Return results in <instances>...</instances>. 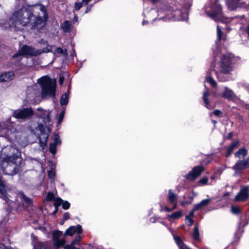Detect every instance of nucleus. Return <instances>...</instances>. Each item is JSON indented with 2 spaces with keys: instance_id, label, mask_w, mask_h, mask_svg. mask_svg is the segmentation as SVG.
Segmentation results:
<instances>
[{
  "instance_id": "1",
  "label": "nucleus",
  "mask_w": 249,
  "mask_h": 249,
  "mask_svg": "<svg viewBox=\"0 0 249 249\" xmlns=\"http://www.w3.org/2000/svg\"><path fill=\"white\" fill-rule=\"evenodd\" d=\"M48 18L46 7L41 4L31 6L29 10L21 9L13 12L9 20L10 26L21 30L31 23L32 29H42Z\"/></svg>"
},
{
  "instance_id": "2",
  "label": "nucleus",
  "mask_w": 249,
  "mask_h": 249,
  "mask_svg": "<svg viewBox=\"0 0 249 249\" xmlns=\"http://www.w3.org/2000/svg\"><path fill=\"white\" fill-rule=\"evenodd\" d=\"M16 150L13 146H7L0 155L1 169L6 175L13 176L18 172L16 160L18 159Z\"/></svg>"
},
{
  "instance_id": "3",
  "label": "nucleus",
  "mask_w": 249,
  "mask_h": 249,
  "mask_svg": "<svg viewBox=\"0 0 249 249\" xmlns=\"http://www.w3.org/2000/svg\"><path fill=\"white\" fill-rule=\"evenodd\" d=\"M38 83L42 88L41 95L43 98L48 96H55V80L50 79L48 76H43L38 80Z\"/></svg>"
},
{
  "instance_id": "4",
  "label": "nucleus",
  "mask_w": 249,
  "mask_h": 249,
  "mask_svg": "<svg viewBox=\"0 0 249 249\" xmlns=\"http://www.w3.org/2000/svg\"><path fill=\"white\" fill-rule=\"evenodd\" d=\"M231 56L230 54H224L222 56L220 69L216 71L218 79L221 81H225L226 80L225 77H223L222 74L228 73L231 70Z\"/></svg>"
},
{
  "instance_id": "5",
  "label": "nucleus",
  "mask_w": 249,
  "mask_h": 249,
  "mask_svg": "<svg viewBox=\"0 0 249 249\" xmlns=\"http://www.w3.org/2000/svg\"><path fill=\"white\" fill-rule=\"evenodd\" d=\"M206 12L209 17L216 22L226 23L228 21V19L223 16L221 5L217 2L212 5L210 12L206 10Z\"/></svg>"
},
{
  "instance_id": "6",
  "label": "nucleus",
  "mask_w": 249,
  "mask_h": 249,
  "mask_svg": "<svg viewBox=\"0 0 249 249\" xmlns=\"http://www.w3.org/2000/svg\"><path fill=\"white\" fill-rule=\"evenodd\" d=\"M29 129L31 131V132L35 134H36L38 132H40L41 133H43L44 126L43 124H38L34 121H31L29 124ZM43 141L41 140V138L40 137L39 138V140L40 142V145L43 147L44 146H46V142L48 141V135L45 134H42Z\"/></svg>"
},
{
  "instance_id": "7",
  "label": "nucleus",
  "mask_w": 249,
  "mask_h": 249,
  "mask_svg": "<svg viewBox=\"0 0 249 249\" xmlns=\"http://www.w3.org/2000/svg\"><path fill=\"white\" fill-rule=\"evenodd\" d=\"M34 114L32 108L28 107L14 110L13 116L16 119L27 120L31 118Z\"/></svg>"
},
{
  "instance_id": "8",
  "label": "nucleus",
  "mask_w": 249,
  "mask_h": 249,
  "mask_svg": "<svg viewBox=\"0 0 249 249\" xmlns=\"http://www.w3.org/2000/svg\"><path fill=\"white\" fill-rule=\"evenodd\" d=\"M41 53V51L40 50H36L34 48L24 45L21 48L18 53L13 55V57H16L22 55L36 56Z\"/></svg>"
},
{
  "instance_id": "9",
  "label": "nucleus",
  "mask_w": 249,
  "mask_h": 249,
  "mask_svg": "<svg viewBox=\"0 0 249 249\" xmlns=\"http://www.w3.org/2000/svg\"><path fill=\"white\" fill-rule=\"evenodd\" d=\"M249 0H226V4L230 10H235L238 8L245 7Z\"/></svg>"
},
{
  "instance_id": "10",
  "label": "nucleus",
  "mask_w": 249,
  "mask_h": 249,
  "mask_svg": "<svg viewBox=\"0 0 249 249\" xmlns=\"http://www.w3.org/2000/svg\"><path fill=\"white\" fill-rule=\"evenodd\" d=\"M51 111L49 110H44L41 107L37 108V112L36 113V116L42 119L44 123H49L51 121L50 117Z\"/></svg>"
},
{
  "instance_id": "11",
  "label": "nucleus",
  "mask_w": 249,
  "mask_h": 249,
  "mask_svg": "<svg viewBox=\"0 0 249 249\" xmlns=\"http://www.w3.org/2000/svg\"><path fill=\"white\" fill-rule=\"evenodd\" d=\"M249 196V186H245L241 188L239 193L235 196L236 201H244Z\"/></svg>"
},
{
  "instance_id": "12",
  "label": "nucleus",
  "mask_w": 249,
  "mask_h": 249,
  "mask_svg": "<svg viewBox=\"0 0 249 249\" xmlns=\"http://www.w3.org/2000/svg\"><path fill=\"white\" fill-rule=\"evenodd\" d=\"M204 168L201 166L195 167L186 176V178L190 180H194L203 171Z\"/></svg>"
},
{
  "instance_id": "13",
  "label": "nucleus",
  "mask_w": 249,
  "mask_h": 249,
  "mask_svg": "<svg viewBox=\"0 0 249 249\" xmlns=\"http://www.w3.org/2000/svg\"><path fill=\"white\" fill-rule=\"evenodd\" d=\"M173 17L176 20H184L188 18L187 11L186 9L182 10L177 9L173 13Z\"/></svg>"
},
{
  "instance_id": "14",
  "label": "nucleus",
  "mask_w": 249,
  "mask_h": 249,
  "mask_svg": "<svg viewBox=\"0 0 249 249\" xmlns=\"http://www.w3.org/2000/svg\"><path fill=\"white\" fill-rule=\"evenodd\" d=\"M248 165L249 163L248 160H239L232 167V169L235 171V175H238L240 170L247 168Z\"/></svg>"
},
{
  "instance_id": "15",
  "label": "nucleus",
  "mask_w": 249,
  "mask_h": 249,
  "mask_svg": "<svg viewBox=\"0 0 249 249\" xmlns=\"http://www.w3.org/2000/svg\"><path fill=\"white\" fill-rule=\"evenodd\" d=\"M82 232V227L80 225L76 226H71L68 228L65 232V235L72 236L73 234L77 233L80 234Z\"/></svg>"
},
{
  "instance_id": "16",
  "label": "nucleus",
  "mask_w": 249,
  "mask_h": 249,
  "mask_svg": "<svg viewBox=\"0 0 249 249\" xmlns=\"http://www.w3.org/2000/svg\"><path fill=\"white\" fill-rule=\"evenodd\" d=\"M61 141L59 139V136L58 134H55L54 138V142L50 145L49 150L53 154H55L56 151V146L57 144H59Z\"/></svg>"
},
{
  "instance_id": "17",
  "label": "nucleus",
  "mask_w": 249,
  "mask_h": 249,
  "mask_svg": "<svg viewBox=\"0 0 249 249\" xmlns=\"http://www.w3.org/2000/svg\"><path fill=\"white\" fill-rule=\"evenodd\" d=\"M14 73L12 71L5 72L0 75V82H5L9 81L13 79Z\"/></svg>"
},
{
  "instance_id": "18",
  "label": "nucleus",
  "mask_w": 249,
  "mask_h": 249,
  "mask_svg": "<svg viewBox=\"0 0 249 249\" xmlns=\"http://www.w3.org/2000/svg\"><path fill=\"white\" fill-rule=\"evenodd\" d=\"M222 97L231 101L234 100L236 98L233 92L227 87L225 88V91L222 94Z\"/></svg>"
},
{
  "instance_id": "19",
  "label": "nucleus",
  "mask_w": 249,
  "mask_h": 249,
  "mask_svg": "<svg viewBox=\"0 0 249 249\" xmlns=\"http://www.w3.org/2000/svg\"><path fill=\"white\" fill-rule=\"evenodd\" d=\"M211 201V199L202 200L200 203L195 205L194 211H198L208 206Z\"/></svg>"
},
{
  "instance_id": "20",
  "label": "nucleus",
  "mask_w": 249,
  "mask_h": 249,
  "mask_svg": "<svg viewBox=\"0 0 249 249\" xmlns=\"http://www.w3.org/2000/svg\"><path fill=\"white\" fill-rule=\"evenodd\" d=\"M0 197L3 199L6 200L8 198L7 194L6 192V188L4 185V182L1 180V177H0Z\"/></svg>"
},
{
  "instance_id": "21",
  "label": "nucleus",
  "mask_w": 249,
  "mask_h": 249,
  "mask_svg": "<svg viewBox=\"0 0 249 249\" xmlns=\"http://www.w3.org/2000/svg\"><path fill=\"white\" fill-rule=\"evenodd\" d=\"M174 238L179 249H191L184 244L181 239L178 236L174 235Z\"/></svg>"
},
{
  "instance_id": "22",
  "label": "nucleus",
  "mask_w": 249,
  "mask_h": 249,
  "mask_svg": "<svg viewBox=\"0 0 249 249\" xmlns=\"http://www.w3.org/2000/svg\"><path fill=\"white\" fill-rule=\"evenodd\" d=\"M238 145L239 142L238 141L231 143L227 149L226 156L227 157H229L231 154V153H232L233 150L238 146Z\"/></svg>"
},
{
  "instance_id": "23",
  "label": "nucleus",
  "mask_w": 249,
  "mask_h": 249,
  "mask_svg": "<svg viewBox=\"0 0 249 249\" xmlns=\"http://www.w3.org/2000/svg\"><path fill=\"white\" fill-rule=\"evenodd\" d=\"M168 198L171 203H174L178 199V195L170 189L168 191Z\"/></svg>"
},
{
  "instance_id": "24",
  "label": "nucleus",
  "mask_w": 249,
  "mask_h": 249,
  "mask_svg": "<svg viewBox=\"0 0 249 249\" xmlns=\"http://www.w3.org/2000/svg\"><path fill=\"white\" fill-rule=\"evenodd\" d=\"M247 155V150L245 148L240 149L235 153V157L239 159L244 158Z\"/></svg>"
},
{
  "instance_id": "25",
  "label": "nucleus",
  "mask_w": 249,
  "mask_h": 249,
  "mask_svg": "<svg viewBox=\"0 0 249 249\" xmlns=\"http://www.w3.org/2000/svg\"><path fill=\"white\" fill-rule=\"evenodd\" d=\"M182 215L180 211L176 212L171 214L167 215L168 219L170 220L171 219H177L180 218Z\"/></svg>"
},
{
  "instance_id": "26",
  "label": "nucleus",
  "mask_w": 249,
  "mask_h": 249,
  "mask_svg": "<svg viewBox=\"0 0 249 249\" xmlns=\"http://www.w3.org/2000/svg\"><path fill=\"white\" fill-rule=\"evenodd\" d=\"M62 28L65 32H70L71 27V22L65 21L61 25Z\"/></svg>"
},
{
  "instance_id": "27",
  "label": "nucleus",
  "mask_w": 249,
  "mask_h": 249,
  "mask_svg": "<svg viewBox=\"0 0 249 249\" xmlns=\"http://www.w3.org/2000/svg\"><path fill=\"white\" fill-rule=\"evenodd\" d=\"M209 95V90H208V89H207L203 92V100L204 101V102L205 104L206 107L208 108H209V100L208 99V96Z\"/></svg>"
},
{
  "instance_id": "28",
  "label": "nucleus",
  "mask_w": 249,
  "mask_h": 249,
  "mask_svg": "<svg viewBox=\"0 0 249 249\" xmlns=\"http://www.w3.org/2000/svg\"><path fill=\"white\" fill-rule=\"evenodd\" d=\"M69 101V94L68 93L63 94L60 100V104L61 105H66Z\"/></svg>"
},
{
  "instance_id": "29",
  "label": "nucleus",
  "mask_w": 249,
  "mask_h": 249,
  "mask_svg": "<svg viewBox=\"0 0 249 249\" xmlns=\"http://www.w3.org/2000/svg\"><path fill=\"white\" fill-rule=\"evenodd\" d=\"M54 244L55 246H56L58 248L63 246L65 243V240L63 239H60L59 238H57L56 239L53 240Z\"/></svg>"
},
{
  "instance_id": "30",
  "label": "nucleus",
  "mask_w": 249,
  "mask_h": 249,
  "mask_svg": "<svg viewBox=\"0 0 249 249\" xmlns=\"http://www.w3.org/2000/svg\"><path fill=\"white\" fill-rule=\"evenodd\" d=\"M193 238L195 240H198L199 239V233L198 230V227L197 226H196L193 232Z\"/></svg>"
},
{
  "instance_id": "31",
  "label": "nucleus",
  "mask_w": 249,
  "mask_h": 249,
  "mask_svg": "<svg viewBox=\"0 0 249 249\" xmlns=\"http://www.w3.org/2000/svg\"><path fill=\"white\" fill-rule=\"evenodd\" d=\"M206 81L211 84L213 86L216 87V82L215 80L210 76H208L206 77Z\"/></svg>"
},
{
  "instance_id": "32",
  "label": "nucleus",
  "mask_w": 249,
  "mask_h": 249,
  "mask_svg": "<svg viewBox=\"0 0 249 249\" xmlns=\"http://www.w3.org/2000/svg\"><path fill=\"white\" fill-rule=\"evenodd\" d=\"M56 52L58 53L62 54L65 56H66L68 55V51L66 49L63 50L62 48L59 47L57 48Z\"/></svg>"
},
{
  "instance_id": "33",
  "label": "nucleus",
  "mask_w": 249,
  "mask_h": 249,
  "mask_svg": "<svg viewBox=\"0 0 249 249\" xmlns=\"http://www.w3.org/2000/svg\"><path fill=\"white\" fill-rule=\"evenodd\" d=\"M223 28V27L220 26L219 24L217 25V39L219 41H220L221 39L222 36V31L221 29Z\"/></svg>"
},
{
  "instance_id": "34",
  "label": "nucleus",
  "mask_w": 249,
  "mask_h": 249,
  "mask_svg": "<svg viewBox=\"0 0 249 249\" xmlns=\"http://www.w3.org/2000/svg\"><path fill=\"white\" fill-rule=\"evenodd\" d=\"M231 211L234 214H238L240 212L241 209L239 207L232 205L231 207Z\"/></svg>"
},
{
  "instance_id": "35",
  "label": "nucleus",
  "mask_w": 249,
  "mask_h": 249,
  "mask_svg": "<svg viewBox=\"0 0 249 249\" xmlns=\"http://www.w3.org/2000/svg\"><path fill=\"white\" fill-rule=\"evenodd\" d=\"M63 202V200L59 197L55 199V201L54 203V206L55 207V208H57L58 207L60 206L61 204L62 205Z\"/></svg>"
},
{
  "instance_id": "36",
  "label": "nucleus",
  "mask_w": 249,
  "mask_h": 249,
  "mask_svg": "<svg viewBox=\"0 0 249 249\" xmlns=\"http://www.w3.org/2000/svg\"><path fill=\"white\" fill-rule=\"evenodd\" d=\"M63 234V232L60 231H56L53 234V240L59 238Z\"/></svg>"
},
{
  "instance_id": "37",
  "label": "nucleus",
  "mask_w": 249,
  "mask_h": 249,
  "mask_svg": "<svg viewBox=\"0 0 249 249\" xmlns=\"http://www.w3.org/2000/svg\"><path fill=\"white\" fill-rule=\"evenodd\" d=\"M47 199L49 201L54 200L55 196L54 194L53 193L49 192L47 194Z\"/></svg>"
},
{
  "instance_id": "38",
  "label": "nucleus",
  "mask_w": 249,
  "mask_h": 249,
  "mask_svg": "<svg viewBox=\"0 0 249 249\" xmlns=\"http://www.w3.org/2000/svg\"><path fill=\"white\" fill-rule=\"evenodd\" d=\"M70 207V203L68 201H63V202L62 203V207L64 209L67 210V209H69Z\"/></svg>"
},
{
  "instance_id": "39",
  "label": "nucleus",
  "mask_w": 249,
  "mask_h": 249,
  "mask_svg": "<svg viewBox=\"0 0 249 249\" xmlns=\"http://www.w3.org/2000/svg\"><path fill=\"white\" fill-rule=\"evenodd\" d=\"M52 49V46H48L46 48H44L42 50H40L41 51V53H48L51 51Z\"/></svg>"
},
{
  "instance_id": "40",
  "label": "nucleus",
  "mask_w": 249,
  "mask_h": 249,
  "mask_svg": "<svg viewBox=\"0 0 249 249\" xmlns=\"http://www.w3.org/2000/svg\"><path fill=\"white\" fill-rule=\"evenodd\" d=\"M81 240V236L77 235L76 236L74 240L71 243L73 244H78Z\"/></svg>"
},
{
  "instance_id": "41",
  "label": "nucleus",
  "mask_w": 249,
  "mask_h": 249,
  "mask_svg": "<svg viewBox=\"0 0 249 249\" xmlns=\"http://www.w3.org/2000/svg\"><path fill=\"white\" fill-rule=\"evenodd\" d=\"M73 245L74 244L72 243L71 245H67L65 247L64 249H79L74 247Z\"/></svg>"
},
{
  "instance_id": "42",
  "label": "nucleus",
  "mask_w": 249,
  "mask_h": 249,
  "mask_svg": "<svg viewBox=\"0 0 249 249\" xmlns=\"http://www.w3.org/2000/svg\"><path fill=\"white\" fill-rule=\"evenodd\" d=\"M208 182V178L204 177L199 180V182L203 185L206 184Z\"/></svg>"
},
{
  "instance_id": "43",
  "label": "nucleus",
  "mask_w": 249,
  "mask_h": 249,
  "mask_svg": "<svg viewBox=\"0 0 249 249\" xmlns=\"http://www.w3.org/2000/svg\"><path fill=\"white\" fill-rule=\"evenodd\" d=\"M83 2H78L75 3V8L77 10H78L80 9V8L83 5Z\"/></svg>"
},
{
  "instance_id": "44",
  "label": "nucleus",
  "mask_w": 249,
  "mask_h": 249,
  "mask_svg": "<svg viewBox=\"0 0 249 249\" xmlns=\"http://www.w3.org/2000/svg\"><path fill=\"white\" fill-rule=\"evenodd\" d=\"M64 115V112H62L59 116L58 123L60 124L61 123L62 120L63 119Z\"/></svg>"
},
{
  "instance_id": "45",
  "label": "nucleus",
  "mask_w": 249,
  "mask_h": 249,
  "mask_svg": "<svg viewBox=\"0 0 249 249\" xmlns=\"http://www.w3.org/2000/svg\"><path fill=\"white\" fill-rule=\"evenodd\" d=\"M48 176L51 178H53L55 176V173L53 171H50L48 172Z\"/></svg>"
},
{
  "instance_id": "46",
  "label": "nucleus",
  "mask_w": 249,
  "mask_h": 249,
  "mask_svg": "<svg viewBox=\"0 0 249 249\" xmlns=\"http://www.w3.org/2000/svg\"><path fill=\"white\" fill-rule=\"evenodd\" d=\"M24 200V201L28 204L31 203V200L30 198L26 197L24 195L22 196Z\"/></svg>"
},
{
  "instance_id": "47",
  "label": "nucleus",
  "mask_w": 249,
  "mask_h": 249,
  "mask_svg": "<svg viewBox=\"0 0 249 249\" xmlns=\"http://www.w3.org/2000/svg\"><path fill=\"white\" fill-rule=\"evenodd\" d=\"M186 219L189 222V225L190 226H191V225H192L193 224V223L194 222V221L191 218V217H190V216H187L186 217Z\"/></svg>"
},
{
  "instance_id": "48",
  "label": "nucleus",
  "mask_w": 249,
  "mask_h": 249,
  "mask_svg": "<svg viewBox=\"0 0 249 249\" xmlns=\"http://www.w3.org/2000/svg\"><path fill=\"white\" fill-rule=\"evenodd\" d=\"M213 113L214 115L218 116L221 114L222 112L220 110L216 109L213 111Z\"/></svg>"
},
{
  "instance_id": "49",
  "label": "nucleus",
  "mask_w": 249,
  "mask_h": 249,
  "mask_svg": "<svg viewBox=\"0 0 249 249\" xmlns=\"http://www.w3.org/2000/svg\"><path fill=\"white\" fill-rule=\"evenodd\" d=\"M64 80V77L63 76L60 75L59 78V83L60 85L63 84Z\"/></svg>"
},
{
  "instance_id": "50",
  "label": "nucleus",
  "mask_w": 249,
  "mask_h": 249,
  "mask_svg": "<svg viewBox=\"0 0 249 249\" xmlns=\"http://www.w3.org/2000/svg\"><path fill=\"white\" fill-rule=\"evenodd\" d=\"M70 218V214L68 213H64L63 215V219L64 220H67Z\"/></svg>"
},
{
  "instance_id": "51",
  "label": "nucleus",
  "mask_w": 249,
  "mask_h": 249,
  "mask_svg": "<svg viewBox=\"0 0 249 249\" xmlns=\"http://www.w3.org/2000/svg\"><path fill=\"white\" fill-rule=\"evenodd\" d=\"M0 249H13L12 248L6 247L3 244H0Z\"/></svg>"
},
{
  "instance_id": "52",
  "label": "nucleus",
  "mask_w": 249,
  "mask_h": 249,
  "mask_svg": "<svg viewBox=\"0 0 249 249\" xmlns=\"http://www.w3.org/2000/svg\"><path fill=\"white\" fill-rule=\"evenodd\" d=\"M89 1H90V0H82L83 3L86 5L88 4Z\"/></svg>"
},
{
  "instance_id": "53",
  "label": "nucleus",
  "mask_w": 249,
  "mask_h": 249,
  "mask_svg": "<svg viewBox=\"0 0 249 249\" xmlns=\"http://www.w3.org/2000/svg\"><path fill=\"white\" fill-rule=\"evenodd\" d=\"M195 211H194V209H193V210H192V211H191V212L190 213L189 215L188 216H190V217H192V216H194V212H195Z\"/></svg>"
},
{
  "instance_id": "54",
  "label": "nucleus",
  "mask_w": 249,
  "mask_h": 249,
  "mask_svg": "<svg viewBox=\"0 0 249 249\" xmlns=\"http://www.w3.org/2000/svg\"><path fill=\"white\" fill-rule=\"evenodd\" d=\"M165 210L167 211V212H171L172 211V209H170L168 207H165Z\"/></svg>"
},
{
  "instance_id": "55",
  "label": "nucleus",
  "mask_w": 249,
  "mask_h": 249,
  "mask_svg": "<svg viewBox=\"0 0 249 249\" xmlns=\"http://www.w3.org/2000/svg\"><path fill=\"white\" fill-rule=\"evenodd\" d=\"M232 137V133L231 132L228 134V138L231 139Z\"/></svg>"
},
{
  "instance_id": "56",
  "label": "nucleus",
  "mask_w": 249,
  "mask_h": 249,
  "mask_svg": "<svg viewBox=\"0 0 249 249\" xmlns=\"http://www.w3.org/2000/svg\"><path fill=\"white\" fill-rule=\"evenodd\" d=\"M174 204L173 208H172V210L175 209L177 208V204L176 202L173 203Z\"/></svg>"
},
{
  "instance_id": "57",
  "label": "nucleus",
  "mask_w": 249,
  "mask_h": 249,
  "mask_svg": "<svg viewBox=\"0 0 249 249\" xmlns=\"http://www.w3.org/2000/svg\"><path fill=\"white\" fill-rule=\"evenodd\" d=\"M91 7L88 6L87 7V10L85 11V13H87L89 10H90Z\"/></svg>"
},
{
  "instance_id": "58",
  "label": "nucleus",
  "mask_w": 249,
  "mask_h": 249,
  "mask_svg": "<svg viewBox=\"0 0 249 249\" xmlns=\"http://www.w3.org/2000/svg\"><path fill=\"white\" fill-rule=\"evenodd\" d=\"M247 34L248 36H249V25H248V29H247Z\"/></svg>"
},
{
  "instance_id": "59",
  "label": "nucleus",
  "mask_w": 249,
  "mask_h": 249,
  "mask_svg": "<svg viewBox=\"0 0 249 249\" xmlns=\"http://www.w3.org/2000/svg\"><path fill=\"white\" fill-rule=\"evenodd\" d=\"M152 2L155 3L158 1L159 0H150Z\"/></svg>"
},
{
  "instance_id": "60",
  "label": "nucleus",
  "mask_w": 249,
  "mask_h": 249,
  "mask_svg": "<svg viewBox=\"0 0 249 249\" xmlns=\"http://www.w3.org/2000/svg\"><path fill=\"white\" fill-rule=\"evenodd\" d=\"M248 224V221H247V222H245V223L243 225V226H245Z\"/></svg>"
},
{
  "instance_id": "61",
  "label": "nucleus",
  "mask_w": 249,
  "mask_h": 249,
  "mask_svg": "<svg viewBox=\"0 0 249 249\" xmlns=\"http://www.w3.org/2000/svg\"><path fill=\"white\" fill-rule=\"evenodd\" d=\"M57 208H55V211H54V212L53 213H55L57 212Z\"/></svg>"
},
{
  "instance_id": "62",
  "label": "nucleus",
  "mask_w": 249,
  "mask_h": 249,
  "mask_svg": "<svg viewBox=\"0 0 249 249\" xmlns=\"http://www.w3.org/2000/svg\"><path fill=\"white\" fill-rule=\"evenodd\" d=\"M213 123H214V124H215V123H216V122L215 121H213Z\"/></svg>"
},
{
  "instance_id": "63",
  "label": "nucleus",
  "mask_w": 249,
  "mask_h": 249,
  "mask_svg": "<svg viewBox=\"0 0 249 249\" xmlns=\"http://www.w3.org/2000/svg\"><path fill=\"white\" fill-rule=\"evenodd\" d=\"M144 23H145V22L144 21H143L142 22V25H144Z\"/></svg>"
},
{
  "instance_id": "64",
  "label": "nucleus",
  "mask_w": 249,
  "mask_h": 249,
  "mask_svg": "<svg viewBox=\"0 0 249 249\" xmlns=\"http://www.w3.org/2000/svg\"><path fill=\"white\" fill-rule=\"evenodd\" d=\"M75 20H77V17H75Z\"/></svg>"
}]
</instances>
